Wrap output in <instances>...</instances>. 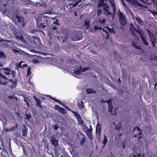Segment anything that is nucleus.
<instances>
[{
	"mask_svg": "<svg viewBox=\"0 0 157 157\" xmlns=\"http://www.w3.org/2000/svg\"><path fill=\"white\" fill-rule=\"evenodd\" d=\"M103 10L105 11L106 12H107V15L108 14H111V13H110L108 11V10H107L106 8H103Z\"/></svg>",
	"mask_w": 157,
	"mask_h": 157,
	"instance_id": "42",
	"label": "nucleus"
},
{
	"mask_svg": "<svg viewBox=\"0 0 157 157\" xmlns=\"http://www.w3.org/2000/svg\"><path fill=\"white\" fill-rule=\"evenodd\" d=\"M142 31L141 29L138 27V30L137 29V31H136V32L137 33H139L141 32Z\"/></svg>",
	"mask_w": 157,
	"mask_h": 157,
	"instance_id": "56",
	"label": "nucleus"
},
{
	"mask_svg": "<svg viewBox=\"0 0 157 157\" xmlns=\"http://www.w3.org/2000/svg\"><path fill=\"white\" fill-rule=\"evenodd\" d=\"M82 35L80 33L74 31L71 34V39L73 41H77L82 39Z\"/></svg>",
	"mask_w": 157,
	"mask_h": 157,
	"instance_id": "2",
	"label": "nucleus"
},
{
	"mask_svg": "<svg viewBox=\"0 0 157 157\" xmlns=\"http://www.w3.org/2000/svg\"><path fill=\"white\" fill-rule=\"evenodd\" d=\"M71 112L74 114V116L76 117V119L81 126L83 127L84 125V121L82 119L81 117L80 114L77 112L73 110H72Z\"/></svg>",
	"mask_w": 157,
	"mask_h": 157,
	"instance_id": "5",
	"label": "nucleus"
},
{
	"mask_svg": "<svg viewBox=\"0 0 157 157\" xmlns=\"http://www.w3.org/2000/svg\"><path fill=\"white\" fill-rule=\"evenodd\" d=\"M13 96H9L8 98H9L10 99H12L13 98Z\"/></svg>",
	"mask_w": 157,
	"mask_h": 157,
	"instance_id": "64",
	"label": "nucleus"
},
{
	"mask_svg": "<svg viewBox=\"0 0 157 157\" xmlns=\"http://www.w3.org/2000/svg\"><path fill=\"white\" fill-rule=\"evenodd\" d=\"M99 21L100 22L103 24L105 22V20L103 18V19L100 18L99 20Z\"/></svg>",
	"mask_w": 157,
	"mask_h": 157,
	"instance_id": "45",
	"label": "nucleus"
},
{
	"mask_svg": "<svg viewBox=\"0 0 157 157\" xmlns=\"http://www.w3.org/2000/svg\"><path fill=\"white\" fill-rule=\"evenodd\" d=\"M107 141L108 140L106 136L105 135H104V139L103 142V144L104 145V146H103V147H104L105 146L107 142Z\"/></svg>",
	"mask_w": 157,
	"mask_h": 157,
	"instance_id": "26",
	"label": "nucleus"
},
{
	"mask_svg": "<svg viewBox=\"0 0 157 157\" xmlns=\"http://www.w3.org/2000/svg\"><path fill=\"white\" fill-rule=\"evenodd\" d=\"M142 41L144 43V44L145 45H147L148 44V42L146 40L145 38L144 37H143L142 38H141Z\"/></svg>",
	"mask_w": 157,
	"mask_h": 157,
	"instance_id": "28",
	"label": "nucleus"
},
{
	"mask_svg": "<svg viewBox=\"0 0 157 157\" xmlns=\"http://www.w3.org/2000/svg\"><path fill=\"white\" fill-rule=\"evenodd\" d=\"M31 68L30 67H29L28 68V69H27V76L29 77V76L31 73Z\"/></svg>",
	"mask_w": 157,
	"mask_h": 157,
	"instance_id": "30",
	"label": "nucleus"
},
{
	"mask_svg": "<svg viewBox=\"0 0 157 157\" xmlns=\"http://www.w3.org/2000/svg\"><path fill=\"white\" fill-rule=\"evenodd\" d=\"M133 157H141V154L139 153L137 155H134Z\"/></svg>",
	"mask_w": 157,
	"mask_h": 157,
	"instance_id": "53",
	"label": "nucleus"
},
{
	"mask_svg": "<svg viewBox=\"0 0 157 157\" xmlns=\"http://www.w3.org/2000/svg\"><path fill=\"white\" fill-rule=\"evenodd\" d=\"M37 26H38L40 28H42V23H40V24H37Z\"/></svg>",
	"mask_w": 157,
	"mask_h": 157,
	"instance_id": "58",
	"label": "nucleus"
},
{
	"mask_svg": "<svg viewBox=\"0 0 157 157\" xmlns=\"http://www.w3.org/2000/svg\"><path fill=\"white\" fill-rule=\"evenodd\" d=\"M141 2H143V0H139ZM127 1L130 3L132 5L135 6H141V4L137 0H126Z\"/></svg>",
	"mask_w": 157,
	"mask_h": 157,
	"instance_id": "9",
	"label": "nucleus"
},
{
	"mask_svg": "<svg viewBox=\"0 0 157 157\" xmlns=\"http://www.w3.org/2000/svg\"><path fill=\"white\" fill-rule=\"evenodd\" d=\"M60 108V107L58 105H56L55 106V109L56 110H58V111H59Z\"/></svg>",
	"mask_w": 157,
	"mask_h": 157,
	"instance_id": "44",
	"label": "nucleus"
},
{
	"mask_svg": "<svg viewBox=\"0 0 157 157\" xmlns=\"http://www.w3.org/2000/svg\"><path fill=\"white\" fill-rule=\"evenodd\" d=\"M122 144V148L124 149L125 148V141H123Z\"/></svg>",
	"mask_w": 157,
	"mask_h": 157,
	"instance_id": "52",
	"label": "nucleus"
},
{
	"mask_svg": "<svg viewBox=\"0 0 157 157\" xmlns=\"http://www.w3.org/2000/svg\"><path fill=\"white\" fill-rule=\"evenodd\" d=\"M55 101L57 102V103H59V104H61V105L65 106L64 105H65L63 103L61 102L60 101L58 100V99H55Z\"/></svg>",
	"mask_w": 157,
	"mask_h": 157,
	"instance_id": "37",
	"label": "nucleus"
},
{
	"mask_svg": "<svg viewBox=\"0 0 157 157\" xmlns=\"http://www.w3.org/2000/svg\"><path fill=\"white\" fill-rule=\"evenodd\" d=\"M79 134H78V136L81 145H83L86 142V136L85 135L79 132Z\"/></svg>",
	"mask_w": 157,
	"mask_h": 157,
	"instance_id": "6",
	"label": "nucleus"
},
{
	"mask_svg": "<svg viewBox=\"0 0 157 157\" xmlns=\"http://www.w3.org/2000/svg\"><path fill=\"white\" fill-rule=\"evenodd\" d=\"M111 7H113V16L114 17L116 13V5L115 3H111Z\"/></svg>",
	"mask_w": 157,
	"mask_h": 157,
	"instance_id": "17",
	"label": "nucleus"
},
{
	"mask_svg": "<svg viewBox=\"0 0 157 157\" xmlns=\"http://www.w3.org/2000/svg\"><path fill=\"white\" fill-rule=\"evenodd\" d=\"M25 116L26 117V119L28 120H29L32 117L31 115L29 113L26 114Z\"/></svg>",
	"mask_w": 157,
	"mask_h": 157,
	"instance_id": "33",
	"label": "nucleus"
},
{
	"mask_svg": "<svg viewBox=\"0 0 157 157\" xmlns=\"http://www.w3.org/2000/svg\"><path fill=\"white\" fill-rule=\"evenodd\" d=\"M98 135L100 136L101 135V127L100 124L98 123L97 124V126L96 127V133H97L98 132Z\"/></svg>",
	"mask_w": 157,
	"mask_h": 157,
	"instance_id": "18",
	"label": "nucleus"
},
{
	"mask_svg": "<svg viewBox=\"0 0 157 157\" xmlns=\"http://www.w3.org/2000/svg\"><path fill=\"white\" fill-rule=\"evenodd\" d=\"M77 105L78 107L80 109H81L82 108H85L84 102L82 101H81L80 103L78 102Z\"/></svg>",
	"mask_w": 157,
	"mask_h": 157,
	"instance_id": "19",
	"label": "nucleus"
},
{
	"mask_svg": "<svg viewBox=\"0 0 157 157\" xmlns=\"http://www.w3.org/2000/svg\"><path fill=\"white\" fill-rule=\"evenodd\" d=\"M133 45L135 46V47L138 49H141L140 47L139 46L137 45L136 44H135L134 42L132 44Z\"/></svg>",
	"mask_w": 157,
	"mask_h": 157,
	"instance_id": "41",
	"label": "nucleus"
},
{
	"mask_svg": "<svg viewBox=\"0 0 157 157\" xmlns=\"http://www.w3.org/2000/svg\"><path fill=\"white\" fill-rule=\"evenodd\" d=\"M33 62L34 63H38L39 61L36 59H34L33 60Z\"/></svg>",
	"mask_w": 157,
	"mask_h": 157,
	"instance_id": "50",
	"label": "nucleus"
},
{
	"mask_svg": "<svg viewBox=\"0 0 157 157\" xmlns=\"http://www.w3.org/2000/svg\"><path fill=\"white\" fill-rule=\"evenodd\" d=\"M130 30L132 34L134 36L136 37L137 35L135 32L136 31H137V29L134 27L133 25L132 24H131L130 25Z\"/></svg>",
	"mask_w": 157,
	"mask_h": 157,
	"instance_id": "10",
	"label": "nucleus"
},
{
	"mask_svg": "<svg viewBox=\"0 0 157 157\" xmlns=\"http://www.w3.org/2000/svg\"><path fill=\"white\" fill-rule=\"evenodd\" d=\"M117 14L121 25V28L123 29L124 26L127 25L126 17L120 10H118Z\"/></svg>",
	"mask_w": 157,
	"mask_h": 157,
	"instance_id": "1",
	"label": "nucleus"
},
{
	"mask_svg": "<svg viewBox=\"0 0 157 157\" xmlns=\"http://www.w3.org/2000/svg\"><path fill=\"white\" fill-rule=\"evenodd\" d=\"M102 13V10L101 9H98L97 11V14L98 16H99Z\"/></svg>",
	"mask_w": 157,
	"mask_h": 157,
	"instance_id": "40",
	"label": "nucleus"
},
{
	"mask_svg": "<svg viewBox=\"0 0 157 157\" xmlns=\"http://www.w3.org/2000/svg\"><path fill=\"white\" fill-rule=\"evenodd\" d=\"M86 93L87 94H90L93 93L95 94L96 93V91L94 90L92 88H88L86 90Z\"/></svg>",
	"mask_w": 157,
	"mask_h": 157,
	"instance_id": "15",
	"label": "nucleus"
},
{
	"mask_svg": "<svg viewBox=\"0 0 157 157\" xmlns=\"http://www.w3.org/2000/svg\"><path fill=\"white\" fill-rule=\"evenodd\" d=\"M101 103H105V102H109V100H106L105 101H104V100L103 99H102L101 101Z\"/></svg>",
	"mask_w": 157,
	"mask_h": 157,
	"instance_id": "51",
	"label": "nucleus"
},
{
	"mask_svg": "<svg viewBox=\"0 0 157 157\" xmlns=\"http://www.w3.org/2000/svg\"><path fill=\"white\" fill-rule=\"evenodd\" d=\"M23 61H21V62H20L19 63H17V66H18V67H19L20 68H22V66L21 65V63H23Z\"/></svg>",
	"mask_w": 157,
	"mask_h": 157,
	"instance_id": "39",
	"label": "nucleus"
},
{
	"mask_svg": "<svg viewBox=\"0 0 157 157\" xmlns=\"http://www.w3.org/2000/svg\"><path fill=\"white\" fill-rule=\"evenodd\" d=\"M117 81L118 82H119V83H120V84H121V80L119 78L117 80Z\"/></svg>",
	"mask_w": 157,
	"mask_h": 157,
	"instance_id": "63",
	"label": "nucleus"
},
{
	"mask_svg": "<svg viewBox=\"0 0 157 157\" xmlns=\"http://www.w3.org/2000/svg\"><path fill=\"white\" fill-rule=\"evenodd\" d=\"M59 111L63 114L66 113L65 110L63 108L60 107Z\"/></svg>",
	"mask_w": 157,
	"mask_h": 157,
	"instance_id": "31",
	"label": "nucleus"
},
{
	"mask_svg": "<svg viewBox=\"0 0 157 157\" xmlns=\"http://www.w3.org/2000/svg\"><path fill=\"white\" fill-rule=\"evenodd\" d=\"M23 154L25 155H27V151L25 148V147H23Z\"/></svg>",
	"mask_w": 157,
	"mask_h": 157,
	"instance_id": "46",
	"label": "nucleus"
},
{
	"mask_svg": "<svg viewBox=\"0 0 157 157\" xmlns=\"http://www.w3.org/2000/svg\"><path fill=\"white\" fill-rule=\"evenodd\" d=\"M88 69V67H83L82 69L81 70V72H84L86 71Z\"/></svg>",
	"mask_w": 157,
	"mask_h": 157,
	"instance_id": "38",
	"label": "nucleus"
},
{
	"mask_svg": "<svg viewBox=\"0 0 157 157\" xmlns=\"http://www.w3.org/2000/svg\"><path fill=\"white\" fill-rule=\"evenodd\" d=\"M48 97H49V98L54 101H55V99H56L55 98H54L52 97V96L50 95H48Z\"/></svg>",
	"mask_w": 157,
	"mask_h": 157,
	"instance_id": "48",
	"label": "nucleus"
},
{
	"mask_svg": "<svg viewBox=\"0 0 157 157\" xmlns=\"http://www.w3.org/2000/svg\"><path fill=\"white\" fill-rule=\"evenodd\" d=\"M5 73L6 75H10L11 70L8 68H6L4 69Z\"/></svg>",
	"mask_w": 157,
	"mask_h": 157,
	"instance_id": "22",
	"label": "nucleus"
},
{
	"mask_svg": "<svg viewBox=\"0 0 157 157\" xmlns=\"http://www.w3.org/2000/svg\"><path fill=\"white\" fill-rule=\"evenodd\" d=\"M119 125L116 124L115 125L114 128L115 130H117L118 131H119L120 130L122 126L121 125V121L119 122Z\"/></svg>",
	"mask_w": 157,
	"mask_h": 157,
	"instance_id": "23",
	"label": "nucleus"
},
{
	"mask_svg": "<svg viewBox=\"0 0 157 157\" xmlns=\"http://www.w3.org/2000/svg\"><path fill=\"white\" fill-rule=\"evenodd\" d=\"M107 30L111 33H115L116 31L113 28H110L109 26H107L105 27Z\"/></svg>",
	"mask_w": 157,
	"mask_h": 157,
	"instance_id": "20",
	"label": "nucleus"
},
{
	"mask_svg": "<svg viewBox=\"0 0 157 157\" xmlns=\"http://www.w3.org/2000/svg\"><path fill=\"white\" fill-rule=\"evenodd\" d=\"M0 57L2 58L6 57V56L3 52H0Z\"/></svg>",
	"mask_w": 157,
	"mask_h": 157,
	"instance_id": "36",
	"label": "nucleus"
},
{
	"mask_svg": "<svg viewBox=\"0 0 157 157\" xmlns=\"http://www.w3.org/2000/svg\"><path fill=\"white\" fill-rule=\"evenodd\" d=\"M27 66H28V65L27 64H24L23 65H22V68H24V67H27Z\"/></svg>",
	"mask_w": 157,
	"mask_h": 157,
	"instance_id": "60",
	"label": "nucleus"
},
{
	"mask_svg": "<svg viewBox=\"0 0 157 157\" xmlns=\"http://www.w3.org/2000/svg\"><path fill=\"white\" fill-rule=\"evenodd\" d=\"M16 17L17 18L18 20V21L19 23H21L23 22L24 19L23 17H20L18 16L17 15H16Z\"/></svg>",
	"mask_w": 157,
	"mask_h": 157,
	"instance_id": "25",
	"label": "nucleus"
},
{
	"mask_svg": "<svg viewBox=\"0 0 157 157\" xmlns=\"http://www.w3.org/2000/svg\"><path fill=\"white\" fill-rule=\"evenodd\" d=\"M108 106V110L111 113H113V107L112 106L111 100H109V102H107Z\"/></svg>",
	"mask_w": 157,
	"mask_h": 157,
	"instance_id": "12",
	"label": "nucleus"
},
{
	"mask_svg": "<svg viewBox=\"0 0 157 157\" xmlns=\"http://www.w3.org/2000/svg\"><path fill=\"white\" fill-rule=\"evenodd\" d=\"M81 72L80 69L78 70H75L73 72V75L75 77L78 78V76L80 75Z\"/></svg>",
	"mask_w": 157,
	"mask_h": 157,
	"instance_id": "14",
	"label": "nucleus"
},
{
	"mask_svg": "<svg viewBox=\"0 0 157 157\" xmlns=\"http://www.w3.org/2000/svg\"><path fill=\"white\" fill-rule=\"evenodd\" d=\"M18 127V124H17L15 126L13 127L12 128H11L10 130H7V131H13V130H15V129L17 128Z\"/></svg>",
	"mask_w": 157,
	"mask_h": 157,
	"instance_id": "29",
	"label": "nucleus"
},
{
	"mask_svg": "<svg viewBox=\"0 0 157 157\" xmlns=\"http://www.w3.org/2000/svg\"><path fill=\"white\" fill-rule=\"evenodd\" d=\"M47 21L46 20L42 23V28H44L46 27Z\"/></svg>",
	"mask_w": 157,
	"mask_h": 157,
	"instance_id": "34",
	"label": "nucleus"
},
{
	"mask_svg": "<svg viewBox=\"0 0 157 157\" xmlns=\"http://www.w3.org/2000/svg\"><path fill=\"white\" fill-rule=\"evenodd\" d=\"M36 5L38 6H41V3H37Z\"/></svg>",
	"mask_w": 157,
	"mask_h": 157,
	"instance_id": "61",
	"label": "nucleus"
},
{
	"mask_svg": "<svg viewBox=\"0 0 157 157\" xmlns=\"http://www.w3.org/2000/svg\"><path fill=\"white\" fill-rule=\"evenodd\" d=\"M151 13L155 17H157V12L155 11H153Z\"/></svg>",
	"mask_w": 157,
	"mask_h": 157,
	"instance_id": "47",
	"label": "nucleus"
},
{
	"mask_svg": "<svg viewBox=\"0 0 157 157\" xmlns=\"http://www.w3.org/2000/svg\"><path fill=\"white\" fill-rule=\"evenodd\" d=\"M16 37H17L18 38H19L21 40L22 39H23V37L22 36H21L20 37V38H19V36L18 35H17Z\"/></svg>",
	"mask_w": 157,
	"mask_h": 157,
	"instance_id": "59",
	"label": "nucleus"
},
{
	"mask_svg": "<svg viewBox=\"0 0 157 157\" xmlns=\"http://www.w3.org/2000/svg\"><path fill=\"white\" fill-rule=\"evenodd\" d=\"M59 128V127L56 125H55L54 127V128L55 130H57Z\"/></svg>",
	"mask_w": 157,
	"mask_h": 157,
	"instance_id": "54",
	"label": "nucleus"
},
{
	"mask_svg": "<svg viewBox=\"0 0 157 157\" xmlns=\"http://www.w3.org/2000/svg\"><path fill=\"white\" fill-rule=\"evenodd\" d=\"M90 25V22L89 21L86 20L84 24V26L86 28V29H88Z\"/></svg>",
	"mask_w": 157,
	"mask_h": 157,
	"instance_id": "24",
	"label": "nucleus"
},
{
	"mask_svg": "<svg viewBox=\"0 0 157 157\" xmlns=\"http://www.w3.org/2000/svg\"><path fill=\"white\" fill-rule=\"evenodd\" d=\"M94 29L95 31H96L98 30H102L103 31V32L105 33V34H103V35H106V39H109V34L108 32H107L105 30L103 29H102L101 27H98V26L95 25L94 26Z\"/></svg>",
	"mask_w": 157,
	"mask_h": 157,
	"instance_id": "8",
	"label": "nucleus"
},
{
	"mask_svg": "<svg viewBox=\"0 0 157 157\" xmlns=\"http://www.w3.org/2000/svg\"><path fill=\"white\" fill-rule=\"evenodd\" d=\"M103 10L105 11L106 12H107V15L108 14H111V13H110L108 11V10H107L106 8H103Z\"/></svg>",
	"mask_w": 157,
	"mask_h": 157,
	"instance_id": "43",
	"label": "nucleus"
},
{
	"mask_svg": "<svg viewBox=\"0 0 157 157\" xmlns=\"http://www.w3.org/2000/svg\"><path fill=\"white\" fill-rule=\"evenodd\" d=\"M90 127L91 129H89L85 125H84L83 127H82L83 129L86 133L87 132H88L92 131L91 127V126H90Z\"/></svg>",
	"mask_w": 157,
	"mask_h": 157,
	"instance_id": "16",
	"label": "nucleus"
},
{
	"mask_svg": "<svg viewBox=\"0 0 157 157\" xmlns=\"http://www.w3.org/2000/svg\"><path fill=\"white\" fill-rule=\"evenodd\" d=\"M137 130L135 134L134 135V137H137L139 141L140 139L142 138V130L140 129V128L138 127H134L133 128V133H134V132Z\"/></svg>",
	"mask_w": 157,
	"mask_h": 157,
	"instance_id": "4",
	"label": "nucleus"
},
{
	"mask_svg": "<svg viewBox=\"0 0 157 157\" xmlns=\"http://www.w3.org/2000/svg\"><path fill=\"white\" fill-rule=\"evenodd\" d=\"M113 54L114 56H115L116 58H117V52H113Z\"/></svg>",
	"mask_w": 157,
	"mask_h": 157,
	"instance_id": "57",
	"label": "nucleus"
},
{
	"mask_svg": "<svg viewBox=\"0 0 157 157\" xmlns=\"http://www.w3.org/2000/svg\"><path fill=\"white\" fill-rule=\"evenodd\" d=\"M140 36V38L144 37V33H143L142 31L138 33Z\"/></svg>",
	"mask_w": 157,
	"mask_h": 157,
	"instance_id": "49",
	"label": "nucleus"
},
{
	"mask_svg": "<svg viewBox=\"0 0 157 157\" xmlns=\"http://www.w3.org/2000/svg\"><path fill=\"white\" fill-rule=\"evenodd\" d=\"M135 19L137 22L139 24L141 23L142 22V21L141 19L139 17H136Z\"/></svg>",
	"mask_w": 157,
	"mask_h": 157,
	"instance_id": "32",
	"label": "nucleus"
},
{
	"mask_svg": "<svg viewBox=\"0 0 157 157\" xmlns=\"http://www.w3.org/2000/svg\"><path fill=\"white\" fill-rule=\"evenodd\" d=\"M27 128L26 127L25 128V130L22 131V135L25 137L26 136L27 133Z\"/></svg>",
	"mask_w": 157,
	"mask_h": 157,
	"instance_id": "27",
	"label": "nucleus"
},
{
	"mask_svg": "<svg viewBox=\"0 0 157 157\" xmlns=\"http://www.w3.org/2000/svg\"><path fill=\"white\" fill-rule=\"evenodd\" d=\"M11 71V74L12 76V77L13 78H14L16 76V72L14 71Z\"/></svg>",
	"mask_w": 157,
	"mask_h": 157,
	"instance_id": "35",
	"label": "nucleus"
},
{
	"mask_svg": "<svg viewBox=\"0 0 157 157\" xmlns=\"http://www.w3.org/2000/svg\"><path fill=\"white\" fill-rule=\"evenodd\" d=\"M92 131L88 132L86 133L87 136H88L90 139L92 141L93 139V137L91 133Z\"/></svg>",
	"mask_w": 157,
	"mask_h": 157,
	"instance_id": "21",
	"label": "nucleus"
},
{
	"mask_svg": "<svg viewBox=\"0 0 157 157\" xmlns=\"http://www.w3.org/2000/svg\"><path fill=\"white\" fill-rule=\"evenodd\" d=\"M147 30L149 38L152 44L153 47L154 48L155 47V44L156 43V38L153 33H152L150 30L147 29Z\"/></svg>",
	"mask_w": 157,
	"mask_h": 157,
	"instance_id": "3",
	"label": "nucleus"
},
{
	"mask_svg": "<svg viewBox=\"0 0 157 157\" xmlns=\"http://www.w3.org/2000/svg\"><path fill=\"white\" fill-rule=\"evenodd\" d=\"M17 80L14 79V81H13L12 79L9 80L8 82H7V85L8 84V86H9L10 88L12 89L15 88L17 86Z\"/></svg>",
	"mask_w": 157,
	"mask_h": 157,
	"instance_id": "7",
	"label": "nucleus"
},
{
	"mask_svg": "<svg viewBox=\"0 0 157 157\" xmlns=\"http://www.w3.org/2000/svg\"><path fill=\"white\" fill-rule=\"evenodd\" d=\"M68 37H65V39H63V42H64L65 41H66Z\"/></svg>",
	"mask_w": 157,
	"mask_h": 157,
	"instance_id": "62",
	"label": "nucleus"
},
{
	"mask_svg": "<svg viewBox=\"0 0 157 157\" xmlns=\"http://www.w3.org/2000/svg\"><path fill=\"white\" fill-rule=\"evenodd\" d=\"M54 24L59 25V23L57 20H56L54 22Z\"/></svg>",
	"mask_w": 157,
	"mask_h": 157,
	"instance_id": "55",
	"label": "nucleus"
},
{
	"mask_svg": "<svg viewBox=\"0 0 157 157\" xmlns=\"http://www.w3.org/2000/svg\"><path fill=\"white\" fill-rule=\"evenodd\" d=\"M34 99L36 101V105L40 108H42V105H41V101L40 99L37 98L36 96H33Z\"/></svg>",
	"mask_w": 157,
	"mask_h": 157,
	"instance_id": "11",
	"label": "nucleus"
},
{
	"mask_svg": "<svg viewBox=\"0 0 157 157\" xmlns=\"http://www.w3.org/2000/svg\"><path fill=\"white\" fill-rule=\"evenodd\" d=\"M51 143L52 145H54L55 147L58 145V140H56L54 137H52L51 140Z\"/></svg>",
	"mask_w": 157,
	"mask_h": 157,
	"instance_id": "13",
	"label": "nucleus"
}]
</instances>
